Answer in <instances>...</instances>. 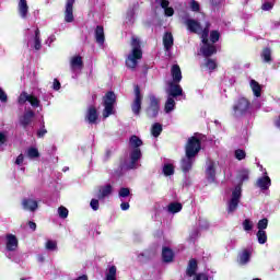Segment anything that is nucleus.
Wrapping results in <instances>:
<instances>
[{
	"label": "nucleus",
	"mask_w": 280,
	"mask_h": 280,
	"mask_svg": "<svg viewBox=\"0 0 280 280\" xmlns=\"http://www.w3.org/2000/svg\"><path fill=\"white\" fill-rule=\"evenodd\" d=\"M184 25H186L188 32H191L192 34H200L201 40L203 45L201 46V54L206 58H209L210 56H213V54H217L215 45L209 43V24L206 25L205 28L200 25V22L189 19V18H183Z\"/></svg>",
	"instance_id": "nucleus-1"
},
{
	"label": "nucleus",
	"mask_w": 280,
	"mask_h": 280,
	"mask_svg": "<svg viewBox=\"0 0 280 280\" xmlns=\"http://www.w3.org/2000/svg\"><path fill=\"white\" fill-rule=\"evenodd\" d=\"M200 152V140L196 137L188 139L186 144V156L182 160V170L187 173L194 165V158Z\"/></svg>",
	"instance_id": "nucleus-2"
},
{
	"label": "nucleus",
	"mask_w": 280,
	"mask_h": 280,
	"mask_svg": "<svg viewBox=\"0 0 280 280\" xmlns=\"http://www.w3.org/2000/svg\"><path fill=\"white\" fill-rule=\"evenodd\" d=\"M141 58H143V51H141V42H139V38L132 37L131 51L127 56L126 66L128 69H136Z\"/></svg>",
	"instance_id": "nucleus-3"
},
{
	"label": "nucleus",
	"mask_w": 280,
	"mask_h": 280,
	"mask_svg": "<svg viewBox=\"0 0 280 280\" xmlns=\"http://www.w3.org/2000/svg\"><path fill=\"white\" fill-rule=\"evenodd\" d=\"M141 145H143V141L140 140L137 136H131L129 139V148L130 152V163L128 165L129 170H135L137 167V161L141 159Z\"/></svg>",
	"instance_id": "nucleus-4"
},
{
	"label": "nucleus",
	"mask_w": 280,
	"mask_h": 280,
	"mask_svg": "<svg viewBox=\"0 0 280 280\" xmlns=\"http://www.w3.org/2000/svg\"><path fill=\"white\" fill-rule=\"evenodd\" d=\"M117 96L115 93L108 92L104 97V110H103V119H108L110 115H115V102Z\"/></svg>",
	"instance_id": "nucleus-5"
},
{
	"label": "nucleus",
	"mask_w": 280,
	"mask_h": 280,
	"mask_svg": "<svg viewBox=\"0 0 280 280\" xmlns=\"http://www.w3.org/2000/svg\"><path fill=\"white\" fill-rule=\"evenodd\" d=\"M242 198V185H237L233 191L232 197L228 201V213H234L240 205V199Z\"/></svg>",
	"instance_id": "nucleus-6"
},
{
	"label": "nucleus",
	"mask_w": 280,
	"mask_h": 280,
	"mask_svg": "<svg viewBox=\"0 0 280 280\" xmlns=\"http://www.w3.org/2000/svg\"><path fill=\"white\" fill-rule=\"evenodd\" d=\"M249 108H250V102L247 101L246 97H241L234 104L233 112L235 117H242V115H246V113H248Z\"/></svg>",
	"instance_id": "nucleus-7"
},
{
	"label": "nucleus",
	"mask_w": 280,
	"mask_h": 280,
	"mask_svg": "<svg viewBox=\"0 0 280 280\" xmlns=\"http://www.w3.org/2000/svg\"><path fill=\"white\" fill-rule=\"evenodd\" d=\"M25 102H28L33 108H38L40 106V100L34 94H28L27 92H22L18 97V103L23 105Z\"/></svg>",
	"instance_id": "nucleus-8"
},
{
	"label": "nucleus",
	"mask_w": 280,
	"mask_h": 280,
	"mask_svg": "<svg viewBox=\"0 0 280 280\" xmlns=\"http://www.w3.org/2000/svg\"><path fill=\"white\" fill-rule=\"evenodd\" d=\"M143 101V95H141V90L139 86L135 88V100L131 104V109L133 115H139L141 113V102Z\"/></svg>",
	"instance_id": "nucleus-9"
},
{
	"label": "nucleus",
	"mask_w": 280,
	"mask_h": 280,
	"mask_svg": "<svg viewBox=\"0 0 280 280\" xmlns=\"http://www.w3.org/2000/svg\"><path fill=\"white\" fill-rule=\"evenodd\" d=\"M218 167V163L213 161H208L206 164V177L209 183H213L215 180V170Z\"/></svg>",
	"instance_id": "nucleus-10"
},
{
	"label": "nucleus",
	"mask_w": 280,
	"mask_h": 280,
	"mask_svg": "<svg viewBox=\"0 0 280 280\" xmlns=\"http://www.w3.org/2000/svg\"><path fill=\"white\" fill-rule=\"evenodd\" d=\"M22 207L24 211H31L34 213L38 209V201L32 197L24 198L22 200Z\"/></svg>",
	"instance_id": "nucleus-11"
},
{
	"label": "nucleus",
	"mask_w": 280,
	"mask_h": 280,
	"mask_svg": "<svg viewBox=\"0 0 280 280\" xmlns=\"http://www.w3.org/2000/svg\"><path fill=\"white\" fill-rule=\"evenodd\" d=\"M75 3V0H67L66 2V9H65V21L66 23H73L74 16H73V4Z\"/></svg>",
	"instance_id": "nucleus-12"
},
{
	"label": "nucleus",
	"mask_w": 280,
	"mask_h": 280,
	"mask_svg": "<svg viewBox=\"0 0 280 280\" xmlns=\"http://www.w3.org/2000/svg\"><path fill=\"white\" fill-rule=\"evenodd\" d=\"M166 92L170 97H178L179 95H183V88L176 82H170Z\"/></svg>",
	"instance_id": "nucleus-13"
},
{
	"label": "nucleus",
	"mask_w": 280,
	"mask_h": 280,
	"mask_svg": "<svg viewBox=\"0 0 280 280\" xmlns=\"http://www.w3.org/2000/svg\"><path fill=\"white\" fill-rule=\"evenodd\" d=\"M83 67L84 62L82 61V58L80 56H73L70 59V68L73 73H75L77 71H82Z\"/></svg>",
	"instance_id": "nucleus-14"
},
{
	"label": "nucleus",
	"mask_w": 280,
	"mask_h": 280,
	"mask_svg": "<svg viewBox=\"0 0 280 280\" xmlns=\"http://www.w3.org/2000/svg\"><path fill=\"white\" fill-rule=\"evenodd\" d=\"M100 115L97 114V109L93 106H90L85 114V121L89 124H97Z\"/></svg>",
	"instance_id": "nucleus-15"
},
{
	"label": "nucleus",
	"mask_w": 280,
	"mask_h": 280,
	"mask_svg": "<svg viewBox=\"0 0 280 280\" xmlns=\"http://www.w3.org/2000/svg\"><path fill=\"white\" fill-rule=\"evenodd\" d=\"M19 248V240L16 236L9 234L7 236V250L14 252Z\"/></svg>",
	"instance_id": "nucleus-16"
},
{
	"label": "nucleus",
	"mask_w": 280,
	"mask_h": 280,
	"mask_svg": "<svg viewBox=\"0 0 280 280\" xmlns=\"http://www.w3.org/2000/svg\"><path fill=\"white\" fill-rule=\"evenodd\" d=\"M110 194H113V186L107 184V185L98 188L97 198L100 200H104V198H108V196H110Z\"/></svg>",
	"instance_id": "nucleus-17"
},
{
	"label": "nucleus",
	"mask_w": 280,
	"mask_h": 280,
	"mask_svg": "<svg viewBox=\"0 0 280 280\" xmlns=\"http://www.w3.org/2000/svg\"><path fill=\"white\" fill-rule=\"evenodd\" d=\"M151 104L148 109V115L149 117H156L159 115V101L152 96L151 98Z\"/></svg>",
	"instance_id": "nucleus-18"
},
{
	"label": "nucleus",
	"mask_w": 280,
	"mask_h": 280,
	"mask_svg": "<svg viewBox=\"0 0 280 280\" xmlns=\"http://www.w3.org/2000/svg\"><path fill=\"white\" fill-rule=\"evenodd\" d=\"M270 185H272V182L270 180L268 175H265V176L258 178V180H257V186L262 191H266V190L270 189Z\"/></svg>",
	"instance_id": "nucleus-19"
},
{
	"label": "nucleus",
	"mask_w": 280,
	"mask_h": 280,
	"mask_svg": "<svg viewBox=\"0 0 280 280\" xmlns=\"http://www.w3.org/2000/svg\"><path fill=\"white\" fill-rule=\"evenodd\" d=\"M32 119H34V110L28 109L21 118L20 124L26 128L32 124Z\"/></svg>",
	"instance_id": "nucleus-20"
},
{
	"label": "nucleus",
	"mask_w": 280,
	"mask_h": 280,
	"mask_svg": "<svg viewBox=\"0 0 280 280\" xmlns=\"http://www.w3.org/2000/svg\"><path fill=\"white\" fill-rule=\"evenodd\" d=\"M19 14L22 19H27V12L30 7L27 5V0H20L18 4Z\"/></svg>",
	"instance_id": "nucleus-21"
},
{
	"label": "nucleus",
	"mask_w": 280,
	"mask_h": 280,
	"mask_svg": "<svg viewBox=\"0 0 280 280\" xmlns=\"http://www.w3.org/2000/svg\"><path fill=\"white\" fill-rule=\"evenodd\" d=\"M162 259L165 264H172L174 261V252L170 247H163Z\"/></svg>",
	"instance_id": "nucleus-22"
},
{
	"label": "nucleus",
	"mask_w": 280,
	"mask_h": 280,
	"mask_svg": "<svg viewBox=\"0 0 280 280\" xmlns=\"http://www.w3.org/2000/svg\"><path fill=\"white\" fill-rule=\"evenodd\" d=\"M163 45H164L165 51H170L172 47H174V36L172 35V33L164 34Z\"/></svg>",
	"instance_id": "nucleus-23"
},
{
	"label": "nucleus",
	"mask_w": 280,
	"mask_h": 280,
	"mask_svg": "<svg viewBox=\"0 0 280 280\" xmlns=\"http://www.w3.org/2000/svg\"><path fill=\"white\" fill-rule=\"evenodd\" d=\"M173 82L178 83L183 80V72L180 71V67L178 65H174L171 69Z\"/></svg>",
	"instance_id": "nucleus-24"
},
{
	"label": "nucleus",
	"mask_w": 280,
	"mask_h": 280,
	"mask_svg": "<svg viewBox=\"0 0 280 280\" xmlns=\"http://www.w3.org/2000/svg\"><path fill=\"white\" fill-rule=\"evenodd\" d=\"M250 90L253 91L254 97H261V84L259 82L252 79L249 81Z\"/></svg>",
	"instance_id": "nucleus-25"
},
{
	"label": "nucleus",
	"mask_w": 280,
	"mask_h": 280,
	"mask_svg": "<svg viewBox=\"0 0 280 280\" xmlns=\"http://www.w3.org/2000/svg\"><path fill=\"white\" fill-rule=\"evenodd\" d=\"M105 280H117V267L108 266L105 270Z\"/></svg>",
	"instance_id": "nucleus-26"
},
{
	"label": "nucleus",
	"mask_w": 280,
	"mask_h": 280,
	"mask_svg": "<svg viewBox=\"0 0 280 280\" xmlns=\"http://www.w3.org/2000/svg\"><path fill=\"white\" fill-rule=\"evenodd\" d=\"M250 250L249 249H244L240 256H238V262L241 264V266H246V264H248L250 261Z\"/></svg>",
	"instance_id": "nucleus-27"
},
{
	"label": "nucleus",
	"mask_w": 280,
	"mask_h": 280,
	"mask_svg": "<svg viewBox=\"0 0 280 280\" xmlns=\"http://www.w3.org/2000/svg\"><path fill=\"white\" fill-rule=\"evenodd\" d=\"M28 45H31V47H34V49H36V51H38V49H40L42 45H40V31L39 30H35V36H34L33 40L28 42Z\"/></svg>",
	"instance_id": "nucleus-28"
},
{
	"label": "nucleus",
	"mask_w": 280,
	"mask_h": 280,
	"mask_svg": "<svg viewBox=\"0 0 280 280\" xmlns=\"http://www.w3.org/2000/svg\"><path fill=\"white\" fill-rule=\"evenodd\" d=\"M160 5L163 8L165 16H174V8L170 7V1L160 0Z\"/></svg>",
	"instance_id": "nucleus-29"
},
{
	"label": "nucleus",
	"mask_w": 280,
	"mask_h": 280,
	"mask_svg": "<svg viewBox=\"0 0 280 280\" xmlns=\"http://www.w3.org/2000/svg\"><path fill=\"white\" fill-rule=\"evenodd\" d=\"M95 39H96V43H98V45H104V40H105L104 27H102V26L96 27V30H95Z\"/></svg>",
	"instance_id": "nucleus-30"
},
{
	"label": "nucleus",
	"mask_w": 280,
	"mask_h": 280,
	"mask_svg": "<svg viewBox=\"0 0 280 280\" xmlns=\"http://www.w3.org/2000/svg\"><path fill=\"white\" fill-rule=\"evenodd\" d=\"M176 108V101L172 96H168L164 106L165 113H172Z\"/></svg>",
	"instance_id": "nucleus-31"
},
{
	"label": "nucleus",
	"mask_w": 280,
	"mask_h": 280,
	"mask_svg": "<svg viewBox=\"0 0 280 280\" xmlns=\"http://www.w3.org/2000/svg\"><path fill=\"white\" fill-rule=\"evenodd\" d=\"M26 156L31 160L38 159L40 156V152H38V149L35 147H31L26 150Z\"/></svg>",
	"instance_id": "nucleus-32"
},
{
	"label": "nucleus",
	"mask_w": 280,
	"mask_h": 280,
	"mask_svg": "<svg viewBox=\"0 0 280 280\" xmlns=\"http://www.w3.org/2000/svg\"><path fill=\"white\" fill-rule=\"evenodd\" d=\"M167 210L170 213H178L183 211V205L178 202H172L168 205Z\"/></svg>",
	"instance_id": "nucleus-33"
},
{
	"label": "nucleus",
	"mask_w": 280,
	"mask_h": 280,
	"mask_svg": "<svg viewBox=\"0 0 280 280\" xmlns=\"http://www.w3.org/2000/svg\"><path fill=\"white\" fill-rule=\"evenodd\" d=\"M261 58L264 62H272V50H270V48H265L261 52Z\"/></svg>",
	"instance_id": "nucleus-34"
},
{
	"label": "nucleus",
	"mask_w": 280,
	"mask_h": 280,
	"mask_svg": "<svg viewBox=\"0 0 280 280\" xmlns=\"http://www.w3.org/2000/svg\"><path fill=\"white\" fill-rule=\"evenodd\" d=\"M196 268H198V264L196 260H190L186 273L188 277H194L196 275Z\"/></svg>",
	"instance_id": "nucleus-35"
},
{
	"label": "nucleus",
	"mask_w": 280,
	"mask_h": 280,
	"mask_svg": "<svg viewBox=\"0 0 280 280\" xmlns=\"http://www.w3.org/2000/svg\"><path fill=\"white\" fill-rule=\"evenodd\" d=\"M161 132H163V126L159 122H155L151 128V135L156 138L161 135Z\"/></svg>",
	"instance_id": "nucleus-36"
},
{
	"label": "nucleus",
	"mask_w": 280,
	"mask_h": 280,
	"mask_svg": "<svg viewBox=\"0 0 280 280\" xmlns=\"http://www.w3.org/2000/svg\"><path fill=\"white\" fill-rule=\"evenodd\" d=\"M162 172H163L164 176H173L174 165L171 163L164 164Z\"/></svg>",
	"instance_id": "nucleus-37"
},
{
	"label": "nucleus",
	"mask_w": 280,
	"mask_h": 280,
	"mask_svg": "<svg viewBox=\"0 0 280 280\" xmlns=\"http://www.w3.org/2000/svg\"><path fill=\"white\" fill-rule=\"evenodd\" d=\"M256 235L258 243L266 244V242H268V235L266 234L265 230H258Z\"/></svg>",
	"instance_id": "nucleus-38"
},
{
	"label": "nucleus",
	"mask_w": 280,
	"mask_h": 280,
	"mask_svg": "<svg viewBox=\"0 0 280 280\" xmlns=\"http://www.w3.org/2000/svg\"><path fill=\"white\" fill-rule=\"evenodd\" d=\"M59 218L62 220H67L69 218V209L65 208V206H60L57 210Z\"/></svg>",
	"instance_id": "nucleus-39"
},
{
	"label": "nucleus",
	"mask_w": 280,
	"mask_h": 280,
	"mask_svg": "<svg viewBox=\"0 0 280 280\" xmlns=\"http://www.w3.org/2000/svg\"><path fill=\"white\" fill-rule=\"evenodd\" d=\"M254 226H255V223H253V221H250V219H245L243 221V229H244V231H246V233L253 231Z\"/></svg>",
	"instance_id": "nucleus-40"
},
{
	"label": "nucleus",
	"mask_w": 280,
	"mask_h": 280,
	"mask_svg": "<svg viewBox=\"0 0 280 280\" xmlns=\"http://www.w3.org/2000/svg\"><path fill=\"white\" fill-rule=\"evenodd\" d=\"M45 248L46 250H58V243L56 241H47Z\"/></svg>",
	"instance_id": "nucleus-41"
},
{
	"label": "nucleus",
	"mask_w": 280,
	"mask_h": 280,
	"mask_svg": "<svg viewBox=\"0 0 280 280\" xmlns=\"http://www.w3.org/2000/svg\"><path fill=\"white\" fill-rule=\"evenodd\" d=\"M126 23L128 25H132V23H135V10H130V11L127 12Z\"/></svg>",
	"instance_id": "nucleus-42"
},
{
	"label": "nucleus",
	"mask_w": 280,
	"mask_h": 280,
	"mask_svg": "<svg viewBox=\"0 0 280 280\" xmlns=\"http://www.w3.org/2000/svg\"><path fill=\"white\" fill-rule=\"evenodd\" d=\"M258 231H266L268 229V219H261L257 223Z\"/></svg>",
	"instance_id": "nucleus-43"
},
{
	"label": "nucleus",
	"mask_w": 280,
	"mask_h": 280,
	"mask_svg": "<svg viewBox=\"0 0 280 280\" xmlns=\"http://www.w3.org/2000/svg\"><path fill=\"white\" fill-rule=\"evenodd\" d=\"M198 226L201 231H207L209 229V221L207 219H199Z\"/></svg>",
	"instance_id": "nucleus-44"
},
{
	"label": "nucleus",
	"mask_w": 280,
	"mask_h": 280,
	"mask_svg": "<svg viewBox=\"0 0 280 280\" xmlns=\"http://www.w3.org/2000/svg\"><path fill=\"white\" fill-rule=\"evenodd\" d=\"M205 66L207 67V69H208L209 71H213V70L218 67V63H217L215 60H213V59H207Z\"/></svg>",
	"instance_id": "nucleus-45"
},
{
	"label": "nucleus",
	"mask_w": 280,
	"mask_h": 280,
	"mask_svg": "<svg viewBox=\"0 0 280 280\" xmlns=\"http://www.w3.org/2000/svg\"><path fill=\"white\" fill-rule=\"evenodd\" d=\"M234 156H235V159H237V161H243V159H246V152L242 149H237L234 152Z\"/></svg>",
	"instance_id": "nucleus-46"
},
{
	"label": "nucleus",
	"mask_w": 280,
	"mask_h": 280,
	"mask_svg": "<svg viewBox=\"0 0 280 280\" xmlns=\"http://www.w3.org/2000/svg\"><path fill=\"white\" fill-rule=\"evenodd\" d=\"M118 196L119 198H128L130 196V188H120Z\"/></svg>",
	"instance_id": "nucleus-47"
},
{
	"label": "nucleus",
	"mask_w": 280,
	"mask_h": 280,
	"mask_svg": "<svg viewBox=\"0 0 280 280\" xmlns=\"http://www.w3.org/2000/svg\"><path fill=\"white\" fill-rule=\"evenodd\" d=\"M210 40L211 43H218V40H220V33L218 31H212L210 33Z\"/></svg>",
	"instance_id": "nucleus-48"
},
{
	"label": "nucleus",
	"mask_w": 280,
	"mask_h": 280,
	"mask_svg": "<svg viewBox=\"0 0 280 280\" xmlns=\"http://www.w3.org/2000/svg\"><path fill=\"white\" fill-rule=\"evenodd\" d=\"M238 178L241 183H244V180H248V171L247 170L241 171V173L238 174Z\"/></svg>",
	"instance_id": "nucleus-49"
},
{
	"label": "nucleus",
	"mask_w": 280,
	"mask_h": 280,
	"mask_svg": "<svg viewBox=\"0 0 280 280\" xmlns=\"http://www.w3.org/2000/svg\"><path fill=\"white\" fill-rule=\"evenodd\" d=\"M90 207L93 209V211H97V209H100V200L92 199L90 202Z\"/></svg>",
	"instance_id": "nucleus-50"
},
{
	"label": "nucleus",
	"mask_w": 280,
	"mask_h": 280,
	"mask_svg": "<svg viewBox=\"0 0 280 280\" xmlns=\"http://www.w3.org/2000/svg\"><path fill=\"white\" fill-rule=\"evenodd\" d=\"M190 9L192 10V12H198V10H200V4L198 2H196L195 0H191Z\"/></svg>",
	"instance_id": "nucleus-51"
},
{
	"label": "nucleus",
	"mask_w": 280,
	"mask_h": 280,
	"mask_svg": "<svg viewBox=\"0 0 280 280\" xmlns=\"http://www.w3.org/2000/svg\"><path fill=\"white\" fill-rule=\"evenodd\" d=\"M272 8H275V4L272 2H265L261 7V9L265 10V12L272 10Z\"/></svg>",
	"instance_id": "nucleus-52"
},
{
	"label": "nucleus",
	"mask_w": 280,
	"mask_h": 280,
	"mask_svg": "<svg viewBox=\"0 0 280 280\" xmlns=\"http://www.w3.org/2000/svg\"><path fill=\"white\" fill-rule=\"evenodd\" d=\"M194 280H209V276L206 273H198L195 276Z\"/></svg>",
	"instance_id": "nucleus-53"
},
{
	"label": "nucleus",
	"mask_w": 280,
	"mask_h": 280,
	"mask_svg": "<svg viewBox=\"0 0 280 280\" xmlns=\"http://www.w3.org/2000/svg\"><path fill=\"white\" fill-rule=\"evenodd\" d=\"M24 161H25V155L20 154V155L16 158V160H15V165H23Z\"/></svg>",
	"instance_id": "nucleus-54"
},
{
	"label": "nucleus",
	"mask_w": 280,
	"mask_h": 280,
	"mask_svg": "<svg viewBox=\"0 0 280 280\" xmlns=\"http://www.w3.org/2000/svg\"><path fill=\"white\" fill-rule=\"evenodd\" d=\"M0 102H8V95H5V92H3L1 88H0Z\"/></svg>",
	"instance_id": "nucleus-55"
},
{
	"label": "nucleus",
	"mask_w": 280,
	"mask_h": 280,
	"mask_svg": "<svg viewBox=\"0 0 280 280\" xmlns=\"http://www.w3.org/2000/svg\"><path fill=\"white\" fill-rule=\"evenodd\" d=\"M52 88L55 91H60V81L55 79L52 83Z\"/></svg>",
	"instance_id": "nucleus-56"
},
{
	"label": "nucleus",
	"mask_w": 280,
	"mask_h": 280,
	"mask_svg": "<svg viewBox=\"0 0 280 280\" xmlns=\"http://www.w3.org/2000/svg\"><path fill=\"white\" fill-rule=\"evenodd\" d=\"M120 209H121V211H128V209H130V203H128V202H122V203L120 205Z\"/></svg>",
	"instance_id": "nucleus-57"
},
{
	"label": "nucleus",
	"mask_w": 280,
	"mask_h": 280,
	"mask_svg": "<svg viewBox=\"0 0 280 280\" xmlns=\"http://www.w3.org/2000/svg\"><path fill=\"white\" fill-rule=\"evenodd\" d=\"M5 143V135L3 132H0V148Z\"/></svg>",
	"instance_id": "nucleus-58"
},
{
	"label": "nucleus",
	"mask_w": 280,
	"mask_h": 280,
	"mask_svg": "<svg viewBox=\"0 0 280 280\" xmlns=\"http://www.w3.org/2000/svg\"><path fill=\"white\" fill-rule=\"evenodd\" d=\"M45 135H47V130L46 129H40L38 132H37V137H44Z\"/></svg>",
	"instance_id": "nucleus-59"
},
{
	"label": "nucleus",
	"mask_w": 280,
	"mask_h": 280,
	"mask_svg": "<svg viewBox=\"0 0 280 280\" xmlns=\"http://www.w3.org/2000/svg\"><path fill=\"white\" fill-rule=\"evenodd\" d=\"M28 226L32 229V231H36V224L34 222L30 221Z\"/></svg>",
	"instance_id": "nucleus-60"
},
{
	"label": "nucleus",
	"mask_w": 280,
	"mask_h": 280,
	"mask_svg": "<svg viewBox=\"0 0 280 280\" xmlns=\"http://www.w3.org/2000/svg\"><path fill=\"white\" fill-rule=\"evenodd\" d=\"M253 106L254 108H261V103L254 102Z\"/></svg>",
	"instance_id": "nucleus-61"
},
{
	"label": "nucleus",
	"mask_w": 280,
	"mask_h": 280,
	"mask_svg": "<svg viewBox=\"0 0 280 280\" xmlns=\"http://www.w3.org/2000/svg\"><path fill=\"white\" fill-rule=\"evenodd\" d=\"M275 125L277 128H280V116L276 119Z\"/></svg>",
	"instance_id": "nucleus-62"
},
{
	"label": "nucleus",
	"mask_w": 280,
	"mask_h": 280,
	"mask_svg": "<svg viewBox=\"0 0 280 280\" xmlns=\"http://www.w3.org/2000/svg\"><path fill=\"white\" fill-rule=\"evenodd\" d=\"M212 5H218L220 3V0H209Z\"/></svg>",
	"instance_id": "nucleus-63"
},
{
	"label": "nucleus",
	"mask_w": 280,
	"mask_h": 280,
	"mask_svg": "<svg viewBox=\"0 0 280 280\" xmlns=\"http://www.w3.org/2000/svg\"><path fill=\"white\" fill-rule=\"evenodd\" d=\"M37 259H38V261H40V262L45 261V257H44V256H38Z\"/></svg>",
	"instance_id": "nucleus-64"
}]
</instances>
